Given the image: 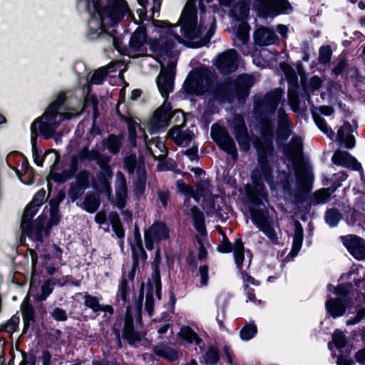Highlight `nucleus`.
<instances>
[{
	"instance_id": "nucleus-7",
	"label": "nucleus",
	"mask_w": 365,
	"mask_h": 365,
	"mask_svg": "<svg viewBox=\"0 0 365 365\" xmlns=\"http://www.w3.org/2000/svg\"><path fill=\"white\" fill-rule=\"evenodd\" d=\"M283 97L280 88L268 91L264 97L255 103L254 113L256 119H262L274 115Z\"/></svg>"
},
{
	"instance_id": "nucleus-46",
	"label": "nucleus",
	"mask_w": 365,
	"mask_h": 365,
	"mask_svg": "<svg viewBox=\"0 0 365 365\" xmlns=\"http://www.w3.org/2000/svg\"><path fill=\"white\" fill-rule=\"evenodd\" d=\"M257 334V327L254 322L245 324L240 331V337L243 341H249Z\"/></svg>"
},
{
	"instance_id": "nucleus-24",
	"label": "nucleus",
	"mask_w": 365,
	"mask_h": 365,
	"mask_svg": "<svg viewBox=\"0 0 365 365\" xmlns=\"http://www.w3.org/2000/svg\"><path fill=\"white\" fill-rule=\"evenodd\" d=\"M331 161L336 165L351 168L352 170L361 169V164L348 151H335L331 157Z\"/></svg>"
},
{
	"instance_id": "nucleus-23",
	"label": "nucleus",
	"mask_w": 365,
	"mask_h": 365,
	"mask_svg": "<svg viewBox=\"0 0 365 365\" xmlns=\"http://www.w3.org/2000/svg\"><path fill=\"white\" fill-rule=\"evenodd\" d=\"M147 38L146 26L145 24H141L135 30L130 38V50L135 53L141 51L143 53H145L147 51V49L144 45L146 43Z\"/></svg>"
},
{
	"instance_id": "nucleus-61",
	"label": "nucleus",
	"mask_w": 365,
	"mask_h": 365,
	"mask_svg": "<svg viewBox=\"0 0 365 365\" xmlns=\"http://www.w3.org/2000/svg\"><path fill=\"white\" fill-rule=\"evenodd\" d=\"M182 36L189 41L197 38V26H180Z\"/></svg>"
},
{
	"instance_id": "nucleus-57",
	"label": "nucleus",
	"mask_w": 365,
	"mask_h": 365,
	"mask_svg": "<svg viewBox=\"0 0 365 365\" xmlns=\"http://www.w3.org/2000/svg\"><path fill=\"white\" fill-rule=\"evenodd\" d=\"M332 341L336 348L339 350L344 348L347 343L346 336L343 331L338 329H335L333 333Z\"/></svg>"
},
{
	"instance_id": "nucleus-3",
	"label": "nucleus",
	"mask_w": 365,
	"mask_h": 365,
	"mask_svg": "<svg viewBox=\"0 0 365 365\" xmlns=\"http://www.w3.org/2000/svg\"><path fill=\"white\" fill-rule=\"evenodd\" d=\"M312 117L318 128L327 135L329 139L334 140L335 138L340 145H344L347 149H352L355 147L356 138L352 133L358 127L356 120H353L354 128L349 121H344L343 125L339 128L337 134L335 135L323 117L317 113H313Z\"/></svg>"
},
{
	"instance_id": "nucleus-30",
	"label": "nucleus",
	"mask_w": 365,
	"mask_h": 365,
	"mask_svg": "<svg viewBox=\"0 0 365 365\" xmlns=\"http://www.w3.org/2000/svg\"><path fill=\"white\" fill-rule=\"evenodd\" d=\"M190 212L195 229L201 236L207 235L205 218L203 212L196 205L191 207Z\"/></svg>"
},
{
	"instance_id": "nucleus-14",
	"label": "nucleus",
	"mask_w": 365,
	"mask_h": 365,
	"mask_svg": "<svg viewBox=\"0 0 365 365\" xmlns=\"http://www.w3.org/2000/svg\"><path fill=\"white\" fill-rule=\"evenodd\" d=\"M217 124H213L212 126V134L215 137H212L219 148L230 155L233 160H237L238 157L237 150L234 140L230 137L228 132L220 126L218 130H215Z\"/></svg>"
},
{
	"instance_id": "nucleus-11",
	"label": "nucleus",
	"mask_w": 365,
	"mask_h": 365,
	"mask_svg": "<svg viewBox=\"0 0 365 365\" xmlns=\"http://www.w3.org/2000/svg\"><path fill=\"white\" fill-rule=\"evenodd\" d=\"M355 275L358 276V268L351 269L347 273L342 274L339 280L345 282L338 284L332 293L338 298L348 299L355 302L356 288L353 282V277Z\"/></svg>"
},
{
	"instance_id": "nucleus-47",
	"label": "nucleus",
	"mask_w": 365,
	"mask_h": 365,
	"mask_svg": "<svg viewBox=\"0 0 365 365\" xmlns=\"http://www.w3.org/2000/svg\"><path fill=\"white\" fill-rule=\"evenodd\" d=\"M20 322V317L18 313L14 314L9 320L5 323L0 325V331L12 334L16 331L19 327Z\"/></svg>"
},
{
	"instance_id": "nucleus-10",
	"label": "nucleus",
	"mask_w": 365,
	"mask_h": 365,
	"mask_svg": "<svg viewBox=\"0 0 365 365\" xmlns=\"http://www.w3.org/2000/svg\"><path fill=\"white\" fill-rule=\"evenodd\" d=\"M21 312L24 323L22 334L27 335L28 337L34 335L38 336L40 329L36 319V310L29 299H24L21 304Z\"/></svg>"
},
{
	"instance_id": "nucleus-55",
	"label": "nucleus",
	"mask_w": 365,
	"mask_h": 365,
	"mask_svg": "<svg viewBox=\"0 0 365 365\" xmlns=\"http://www.w3.org/2000/svg\"><path fill=\"white\" fill-rule=\"evenodd\" d=\"M332 50L329 45L322 46L319 49L318 61L319 63L326 65L331 59Z\"/></svg>"
},
{
	"instance_id": "nucleus-22",
	"label": "nucleus",
	"mask_w": 365,
	"mask_h": 365,
	"mask_svg": "<svg viewBox=\"0 0 365 365\" xmlns=\"http://www.w3.org/2000/svg\"><path fill=\"white\" fill-rule=\"evenodd\" d=\"M122 336L130 345H133L141 340L140 335L135 330L131 305L126 306Z\"/></svg>"
},
{
	"instance_id": "nucleus-49",
	"label": "nucleus",
	"mask_w": 365,
	"mask_h": 365,
	"mask_svg": "<svg viewBox=\"0 0 365 365\" xmlns=\"http://www.w3.org/2000/svg\"><path fill=\"white\" fill-rule=\"evenodd\" d=\"M54 284L53 279H47L41 287V294H36L34 299L37 302H43L46 300L48 296L53 292Z\"/></svg>"
},
{
	"instance_id": "nucleus-4",
	"label": "nucleus",
	"mask_w": 365,
	"mask_h": 365,
	"mask_svg": "<svg viewBox=\"0 0 365 365\" xmlns=\"http://www.w3.org/2000/svg\"><path fill=\"white\" fill-rule=\"evenodd\" d=\"M253 146L256 150L258 165L264 180L267 183L272 182L274 176L269 158L273 157L275 154L274 140L256 137L253 141Z\"/></svg>"
},
{
	"instance_id": "nucleus-12",
	"label": "nucleus",
	"mask_w": 365,
	"mask_h": 365,
	"mask_svg": "<svg viewBox=\"0 0 365 365\" xmlns=\"http://www.w3.org/2000/svg\"><path fill=\"white\" fill-rule=\"evenodd\" d=\"M176 63L170 61L156 78V84L162 97L167 99L174 91Z\"/></svg>"
},
{
	"instance_id": "nucleus-41",
	"label": "nucleus",
	"mask_w": 365,
	"mask_h": 365,
	"mask_svg": "<svg viewBox=\"0 0 365 365\" xmlns=\"http://www.w3.org/2000/svg\"><path fill=\"white\" fill-rule=\"evenodd\" d=\"M117 300L120 299L123 305L127 304L130 305V287L128 279L125 277V276L122 277V279L118 285V292H117Z\"/></svg>"
},
{
	"instance_id": "nucleus-52",
	"label": "nucleus",
	"mask_w": 365,
	"mask_h": 365,
	"mask_svg": "<svg viewBox=\"0 0 365 365\" xmlns=\"http://www.w3.org/2000/svg\"><path fill=\"white\" fill-rule=\"evenodd\" d=\"M137 164L138 160L135 153H131L123 158V168L128 175H133L135 169H138Z\"/></svg>"
},
{
	"instance_id": "nucleus-48",
	"label": "nucleus",
	"mask_w": 365,
	"mask_h": 365,
	"mask_svg": "<svg viewBox=\"0 0 365 365\" xmlns=\"http://www.w3.org/2000/svg\"><path fill=\"white\" fill-rule=\"evenodd\" d=\"M196 332L188 325L182 326L178 333V337L187 344H193Z\"/></svg>"
},
{
	"instance_id": "nucleus-33",
	"label": "nucleus",
	"mask_w": 365,
	"mask_h": 365,
	"mask_svg": "<svg viewBox=\"0 0 365 365\" xmlns=\"http://www.w3.org/2000/svg\"><path fill=\"white\" fill-rule=\"evenodd\" d=\"M183 89L187 95H195L197 96H200L205 93V89L202 83L197 80L196 75L191 76L188 80L185 81Z\"/></svg>"
},
{
	"instance_id": "nucleus-31",
	"label": "nucleus",
	"mask_w": 365,
	"mask_h": 365,
	"mask_svg": "<svg viewBox=\"0 0 365 365\" xmlns=\"http://www.w3.org/2000/svg\"><path fill=\"white\" fill-rule=\"evenodd\" d=\"M153 350L156 356L165 359L169 361H175L179 357L176 349L163 343L155 346Z\"/></svg>"
},
{
	"instance_id": "nucleus-28",
	"label": "nucleus",
	"mask_w": 365,
	"mask_h": 365,
	"mask_svg": "<svg viewBox=\"0 0 365 365\" xmlns=\"http://www.w3.org/2000/svg\"><path fill=\"white\" fill-rule=\"evenodd\" d=\"M199 357V361L202 365H222L220 360L222 358L221 351L217 344H210L207 349Z\"/></svg>"
},
{
	"instance_id": "nucleus-25",
	"label": "nucleus",
	"mask_w": 365,
	"mask_h": 365,
	"mask_svg": "<svg viewBox=\"0 0 365 365\" xmlns=\"http://www.w3.org/2000/svg\"><path fill=\"white\" fill-rule=\"evenodd\" d=\"M255 43L259 46H265L274 44L279 41L275 32L267 27L261 26L257 28L253 34Z\"/></svg>"
},
{
	"instance_id": "nucleus-54",
	"label": "nucleus",
	"mask_w": 365,
	"mask_h": 365,
	"mask_svg": "<svg viewBox=\"0 0 365 365\" xmlns=\"http://www.w3.org/2000/svg\"><path fill=\"white\" fill-rule=\"evenodd\" d=\"M108 73L109 71L105 67H101L95 70L91 77V83L95 85L103 84Z\"/></svg>"
},
{
	"instance_id": "nucleus-20",
	"label": "nucleus",
	"mask_w": 365,
	"mask_h": 365,
	"mask_svg": "<svg viewBox=\"0 0 365 365\" xmlns=\"http://www.w3.org/2000/svg\"><path fill=\"white\" fill-rule=\"evenodd\" d=\"M238 54L235 50H230L219 55L216 68L223 74L235 72L238 68Z\"/></svg>"
},
{
	"instance_id": "nucleus-5",
	"label": "nucleus",
	"mask_w": 365,
	"mask_h": 365,
	"mask_svg": "<svg viewBox=\"0 0 365 365\" xmlns=\"http://www.w3.org/2000/svg\"><path fill=\"white\" fill-rule=\"evenodd\" d=\"M153 24L156 28L166 29L165 34L173 36L170 38L166 36L164 40L160 42L159 40H155L151 43V48L154 51H158L165 54L167 57H171L173 50L175 47V41L179 43H183V39L175 32L172 30V28L176 27V25L171 24L167 21L155 20L151 18Z\"/></svg>"
},
{
	"instance_id": "nucleus-63",
	"label": "nucleus",
	"mask_w": 365,
	"mask_h": 365,
	"mask_svg": "<svg viewBox=\"0 0 365 365\" xmlns=\"http://www.w3.org/2000/svg\"><path fill=\"white\" fill-rule=\"evenodd\" d=\"M85 190H86L83 188L74 185V182H71L68 191V195L71 200L73 202L84 194Z\"/></svg>"
},
{
	"instance_id": "nucleus-56",
	"label": "nucleus",
	"mask_w": 365,
	"mask_h": 365,
	"mask_svg": "<svg viewBox=\"0 0 365 365\" xmlns=\"http://www.w3.org/2000/svg\"><path fill=\"white\" fill-rule=\"evenodd\" d=\"M71 179L68 174L65 173V170H63L61 173H58L56 172L51 173L49 175V178H48V192L50 193L52 189L51 184L50 182V180H52L55 182L62 184L66 182L68 180Z\"/></svg>"
},
{
	"instance_id": "nucleus-50",
	"label": "nucleus",
	"mask_w": 365,
	"mask_h": 365,
	"mask_svg": "<svg viewBox=\"0 0 365 365\" xmlns=\"http://www.w3.org/2000/svg\"><path fill=\"white\" fill-rule=\"evenodd\" d=\"M90 175L91 173L88 170H81L74 176L76 178L74 185L87 190L90 187Z\"/></svg>"
},
{
	"instance_id": "nucleus-39",
	"label": "nucleus",
	"mask_w": 365,
	"mask_h": 365,
	"mask_svg": "<svg viewBox=\"0 0 365 365\" xmlns=\"http://www.w3.org/2000/svg\"><path fill=\"white\" fill-rule=\"evenodd\" d=\"M344 214L336 207L328 208L324 213L325 222L330 227H335L339 222L344 218Z\"/></svg>"
},
{
	"instance_id": "nucleus-27",
	"label": "nucleus",
	"mask_w": 365,
	"mask_h": 365,
	"mask_svg": "<svg viewBox=\"0 0 365 365\" xmlns=\"http://www.w3.org/2000/svg\"><path fill=\"white\" fill-rule=\"evenodd\" d=\"M186 126L185 123L173 126L169 131L170 138H173L174 143L182 146L184 143L188 145L194 138V133L189 129L183 130Z\"/></svg>"
},
{
	"instance_id": "nucleus-60",
	"label": "nucleus",
	"mask_w": 365,
	"mask_h": 365,
	"mask_svg": "<svg viewBox=\"0 0 365 365\" xmlns=\"http://www.w3.org/2000/svg\"><path fill=\"white\" fill-rule=\"evenodd\" d=\"M309 194V188H305L301 185H298L294 195L296 203L303 204L308 198Z\"/></svg>"
},
{
	"instance_id": "nucleus-40",
	"label": "nucleus",
	"mask_w": 365,
	"mask_h": 365,
	"mask_svg": "<svg viewBox=\"0 0 365 365\" xmlns=\"http://www.w3.org/2000/svg\"><path fill=\"white\" fill-rule=\"evenodd\" d=\"M76 294L82 297L84 300L83 304L86 308L91 309L95 314L98 313V309L101 304L100 302L102 299L101 296L98 297L97 296L90 294L88 292H79Z\"/></svg>"
},
{
	"instance_id": "nucleus-13",
	"label": "nucleus",
	"mask_w": 365,
	"mask_h": 365,
	"mask_svg": "<svg viewBox=\"0 0 365 365\" xmlns=\"http://www.w3.org/2000/svg\"><path fill=\"white\" fill-rule=\"evenodd\" d=\"M252 187H246L248 202L256 207L264 205L263 201H268V192L259 176L252 175Z\"/></svg>"
},
{
	"instance_id": "nucleus-1",
	"label": "nucleus",
	"mask_w": 365,
	"mask_h": 365,
	"mask_svg": "<svg viewBox=\"0 0 365 365\" xmlns=\"http://www.w3.org/2000/svg\"><path fill=\"white\" fill-rule=\"evenodd\" d=\"M86 9L90 16L86 32L89 40L108 36L115 45L117 39L108 29L118 26L125 16L138 24L125 0H86Z\"/></svg>"
},
{
	"instance_id": "nucleus-16",
	"label": "nucleus",
	"mask_w": 365,
	"mask_h": 365,
	"mask_svg": "<svg viewBox=\"0 0 365 365\" xmlns=\"http://www.w3.org/2000/svg\"><path fill=\"white\" fill-rule=\"evenodd\" d=\"M173 107L171 103L165 101L154 113L150 122L151 133L158 132L163 127L168 126L172 120Z\"/></svg>"
},
{
	"instance_id": "nucleus-64",
	"label": "nucleus",
	"mask_w": 365,
	"mask_h": 365,
	"mask_svg": "<svg viewBox=\"0 0 365 365\" xmlns=\"http://www.w3.org/2000/svg\"><path fill=\"white\" fill-rule=\"evenodd\" d=\"M259 230H261L271 240L272 243H278L277 235L274 227L269 223H267L266 225L260 227Z\"/></svg>"
},
{
	"instance_id": "nucleus-2",
	"label": "nucleus",
	"mask_w": 365,
	"mask_h": 365,
	"mask_svg": "<svg viewBox=\"0 0 365 365\" xmlns=\"http://www.w3.org/2000/svg\"><path fill=\"white\" fill-rule=\"evenodd\" d=\"M66 100V96L63 92L57 95L56 99L49 104L42 115L35 119L31 124V138H32V130L37 134V138L41 135L45 140L51 139L54 136L60 125L56 118Z\"/></svg>"
},
{
	"instance_id": "nucleus-53",
	"label": "nucleus",
	"mask_w": 365,
	"mask_h": 365,
	"mask_svg": "<svg viewBox=\"0 0 365 365\" xmlns=\"http://www.w3.org/2000/svg\"><path fill=\"white\" fill-rule=\"evenodd\" d=\"M61 217L60 210H49V219L46 223V236H49L51 229L59 225Z\"/></svg>"
},
{
	"instance_id": "nucleus-44",
	"label": "nucleus",
	"mask_w": 365,
	"mask_h": 365,
	"mask_svg": "<svg viewBox=\"0 0 365 365\" xmlns=\"http://www.w3.org/2000/svg\"><path fill=\"white\" fill-rule=\"evenodd\" d=\"M40 207L38 205H34L29 202L24 208L21 216V225L29 224L31 225V221L38 212Z\"/></svg>"
},
{
	"instance_id": "nucleus-37",
	"label": "nucleus",
	"mask_w": 365,
	"mask_h": 365,
	"mask_svg": "<svg viewBox=\"0 0 365 365\" xmlns=\"http://www.w3.org/2000/svg\"><path fill=\"white\" fill-rule=\"evenodd\" d=\"M249 212L252 222L256 225L259 229L269 223L267 213L264 210L250 207L249 208Z\"/></svg>"
},
{
	"instance_id": "nucleus-29",
	"label": "nucleus",
	"mask_w": 365,
	"mask_h": 365,
	"mask_svg": "<svg viewBox=\"0 0 365 365\" xmlns=\"http://www.w3.org/2000/svg\"><path fill=\"white\" fill-rule=\"evenodd\" d=\"M341 210L348 225L352 226L357 225L359 227L363 226L365 222V215L363 212L356 210L350 205H344Z\"/></svg>"
},
{
	"instance_id": "nucleus-45",
	"label": "nucleus",
	"mask_w": 365,
	"mask_h": 365,
	"mask_svg": "<svg viewBox=\"0 0 365 365\" xmlns=\"http://www.w3.org/2000/svg\"><path fill=\"white\" fill-rule=\"evenodd\" d=\"M331 194L330 188H322L316 190L313 193L310 202L314 205L326 203L330 198Z\"/></svg>"
},
{
	"instance_id": "nucleus-62",
	"label": "nucleus",
	"mask_w": 365,
	"mask_h": 365,
	"mask_svg": "<svg viewBox=\"0 0 365 365\" xmlns=\"http://www.w3.org/2000/svg\"><path fill=\"white\" fill-rule=\"evenodd\" d=\"M118 175L120 176V182L115 188L116 197H128V187L126 179L122 173L119 172Z\"/></svg>"
},
{
	"instance_id": "nucleus-42",
	"label": "nucleus",
	"mask_w": 365,
	"mask_h": 365,
	"mask_svg": "<svg viewBox=\"0 0 365 365\" xmlns=\"http://www.w3.org/2000/svg\"><path fill=\"white\" fill-rule=\"evenodd\" d=\"M215 20L213 18V22L210 27L209 28V29L207 30V31L206 32L205 35L197 41L190 42L189 47L192 48H197L203 47L205 46H207L210 43V39L214 35V33L215 31Z\"/></svg>"
},
{
	"instance_id": "nucleus-21",
	"label": "nucleus",
	"mask_w": 365,
	"mask_h": 365,
	"mask_svg": "<svg viewBox=\"0 0 365 365\" xmlns=\"http://www.w3.org/2000/svg\"><path fill=\"white\" fill-rule=\"evenodd\" d=\"M233 133L241 150L248 152L250 150V137L245 122L238 117L234 123Z\"/></svg>"
},
{
	"instance_id": "nucleus-36",
	"label": "nucleus",
	"mask_w": 365,
	"mask_h": 365,
	"mask_svg": "<svg viewBox=\"0 0 365 365\" xmlns=\"http://www.w3.org/2000/svg\"><path fill=\"white\" fill-rule=\"evenodd\" d=\"M257 120L260 121V139L274 140L275 132L273 121L268 117Z\"/></svg>"
},
{
	"instance_id": "nucleus-59",
	"label": "nucleus",
	"mask_w": 365,
	"mask_h": 365,
	"mask_svg": "<svg viewBox=\"0 0 365 365\" xmlns=\"http://www.w3.org/2000/svg\"><path fill=\"white\" fill-rule=\"evenodd\" d=\"M128 138L130 143L133 146H136L137 140V128L139 126L138 123L134 120H129L127 122Z\"/></svg>"
},
{
	"instance_id": "nucleus-8",
	"label": "nucleus",
	"mask_w": 365,
	"mask_h": 365,
	"mask_svg": "<svg viewBox=\"0 0 365 365\" xmlns=\"http://www.w3.org/2000/svg\"><path fill=\"white\" fill-rule=\"evenodd\" d=\"M293 6L288 0H257V12L263 19L274 18L293 12Z\"/></svg>"
},
{
	"instance_id": "nucleus-15",
	"label": "nucleus",
	"mask_w": 365,
	"mask_h": 365,
	"mask_svg": "<svg viewBox=\"0 0 365 365\" xmlns=\"http://www.w3.org/2000/svg\"><path fill=\"white\" fill-rule=\"evenodd\" d=\"M343 245L356 260H365V240L356 235L341 237Z\"/></svg>"
},
{
	"instance_id": "nucleus-19",
	"label": "nucleus",
	"mask_w": 365,
	"mask_h": 365,
	"mask_svg": "<svg viewBox=\"0 0 365 365\" xmlns=\"http://www.w3.org/2000/svg\"><path fill=\"white\" fill-rule=\"evenodd\" d=\"M232 84L233 80L230 78L217 82L211 92L214 100L222 103H232L234 101Z\"/></svg>"
},
{
	"instance_id": "nucleus-26",
	"label": "nucleus",
	"mask_w": 365,
	"mask_h": 365,
	"mask_svg": "<svg viewBox=\"0 0 365 365\" xmlns=\"http://www.w3.org/2000/svg\"><path fill=\"white\" fill-rule=\"evenodd\" d=\"M31 224L21 225L22 233L26 235L29 239L33 240L35 242L42 243L43 241V237L46 236V225H44L39 222L31 221Z\"/></svg>"
},
{
	"instance_id": "nucleus-43",
	"label": "nucleus",
	"mask_w": 365,
	"mask_h": 365,
	"mask_svg": "<svg viewBox=\"0 0 365 365\" xmlns=\"http://www.w3.org/2000/svg\"><path fill=\"white\" fill-rule=\"evenodd\" d=\"M197 11L195 9L184 10L179 21L180 26H197Z\"/></svg>"
},
{
	"instance_id": "nucleus-35",
	"label": "nucleus",
	"mask_w": 365,
	"mask_h": 365,
	"mask_svg": "<svg viewBox=\"0 0 365 365\" xmlns=\"http://www.w3.org/2000/svg\"><path fill=\"white\" fill-rule=\"evenodd\" d=\"M31 150L34 162L38 167H43L46 155H42V150L38 145L37 134L32 130V138H31Z\"/></svg>"
},
{
	"instance_id": "nucleus-17",
	"label": "nucleus",
	"mask_w": 365,
	"mask_h": 365,
	"mask_svg": "<svg viewBox=\"0 0 365 365\" xmlns=\"http://www.w3.org/2000/svg\"><path fill=\"white\" fill-rule=\"evenodd\" d=\"M354 300L338 297H330L325 302L326 310L333 319L343 316L346 311L350 312L354 309Z\"/></svg>"
},
{
	"instance_id": "nucleus-6",
	"label": "nucleus",
	"mask_w": 365,
	"mask_h": 365,
	"mask_svg": "<svg viewBox=\"0 0 365 365\" xmlns=\"http://www.w3.org/2000/svg\"><path fill=\"white\" fill-rule=\"evenodd\" d=\"M292 124H277L276 129V143L280 147L283 145V153L288 160L292 159L293 156L302 155V142L299 137L292 138L289 145H284L292 135Z\"/></svg>"
},
{
	"instance_id": "nucleus-38",
	"label": "nucleus",
	"mask_w": 365,
	"mask_h": 365,
	"mask_svg": "<svg viewBox=\"0 0 365 365\" xmlns=\"http://www.w3.org/2000/svg\"><path fill=\"white\" fill-rule=\"evenodd\" d=\"M98 196L94 192H88L82 203V208L88 213L96 212L100 206Z\"/></svg>"
},
{
	"instance_id": "nucleus-18",
	"label": "nucleus",
	"mask_w": 365,
	"mask_h": 365,
	"mask_svg": "<svg viewBox=\"0 0 365 365\" xmlns=\"http://www.w3.org/2000/svg\"><path fill=\"white\" fill-rule=\"evenodd\" d=\"M254 82V78L248 74L240 75L233 80L234 99L237 98L240 103H245Z\"/></svg>"
},
{
	"instance_id": "nucleus-51",
	"label": "nucleus",
	"mask_w": 365,
	"mask_h": 365,
	"mask_svg": "<svg viewBox=\"0 0 365 365\" xmlns=\"http://www.w3.org/2000/svg\"><path fill=\"white\" fill-rule=\"evenodd\" d=\"M250 30V26L246 21L241 22L237 27L236 37L243 45L247 44L249 41Z\"/></svg>"
},
{
	"instance_id": "nucleus-58",
	"label": "nucleus",
	"mask_w": 365,
	"mask_h": 365,
	"mask_svg": "<svg viewBox=\"0 0 365 365\" xmlns=\"http://www.w3.org/2000/svg\"><path fill=\"white\" fill-rule=\"evenodd\" d=\"M220 234L222 235V239L220 244L217 247V251L222 254L232 252L233 251V244L231 243L225 232L222 231Z\"/></svg>"
},
{
	"instance_id": "nucleus-32",
	"label": "nucleus",
	"mask_w": 365,
	"mask_h": 365,
	"mask_svg": "<svg viewBox=\"0 0 365 365\" xmlns=\"http://www.w3.org/2000/svg\"><path fill=\"white\" fill-rule=\"evenodd\" d=\"M123 136L121 134L110 133L106 139L103 140L102 145L113 155L119 153L122 147Z\"/></svg>"
},
{
	"instance_id": "nucleus-34",
	"label": "nucleus",
	"mask_w": 365,
	"mask_h": 365,
	"mask_svg": "<svg viewBox=\"0 0 365 365\" xmlns=\"http://www.w3.org/2000/svg\"><path fill=\"white\" fill-rule=\"evenodd\" d=\"M137 173L138 178L134 183L133 192L135 195L140 197L144 195L146 187V170L143 165H138Z\"/></svg>"
},
{
	"instance_id": "nucleus-9",
	"label": "nucleus",
	"mask_w": 365,
	"mask_h": 365,
	"mask_svg": "<svg viewBox=\"0 0 365 365\" xmlns=\"http://www.w3.org/2000/svg\"><path fill=\"white\" fill-rule=\"evenodd\" d=\"M170 238V228L163 221H155L149 227L144 230L145 248L151 251L154 245H160L162 241Z\"/></svg>"
}]
</instances>
